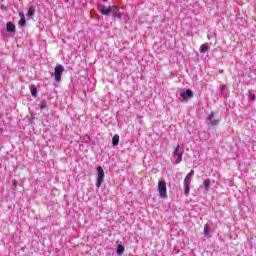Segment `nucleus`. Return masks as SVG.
Here are the masks:
<instances>
[{"mask_svg": "<svg viewBox=\"0 0 256 256\" xmlns=\"http://www.w3.org/2000/svg\"><path fill=\"white\" fill-rule=\"evenodd\" d=\"M100 13L102 15H113L114 19H121V11L117 8V6H100L99 7Z\"/></svg>", "mask_w": 256, "mask_h": 256, "instance_id": "obj_1", "label": "nucleus"}, {"mask_svg": "<svg viewBox=\"0 0 256 256\" xmlns=\"http://www.w3.org/2000/svg\"><path fill=\"white\" fill-rule=\"evenodd\" d=\"M158 193L161 199H167V182L163 178L158 181Z\"/></svg>", "mask_w": 256, "mask_h": 256, "instance_id": "obj_2", "label": "nucleus"}, {"mask_svg": "<svg viewBox=\"0 0 256 256\" xmlns=\"http://www.w3.org/2000/svg\"><path fill=\"white\" fill-rule=\"evenodd\" d=\"M195 175V171L191 170L184 179V193L185 195H189V191L191 189V179Z\"/></svg>", "mask_w": 256, "mask_h": 256, "instance_id": "obj_3", "label": "nucleus"}, {"mask_svg": "<svg viewBox=\"0 0 256 256\" xmlns=\"http://www.w3.org/2000/svg\"><path fill=\"white\" fill-rule=\"evenodd\" d=\"M173 159L175 161L176 165H179L183 161V150L181 149V146L177 145L174 149L173 153Z\"/></svg>", "mask_w": 256, "mask_h": 256, "instance_id": "obj_4", "label": "nucleus"}, {"mask_svg": "<svg viewBox=\"0 0 256 256\" xmlns=\"http://www.w3.org/2000/svg\"><path fill=\"white\" fill-rule=\"evenodd\" d=\"M103 181H105V171L103 170V167L98 166L97 167V181H96V187H101L103 185Z\"/></svg>", "mask_w": 256, "mask_h": 256, "instance_id": "obj_5", "label": "nucleus"}, {"mask_svg": "<svg viewBox=\"0 0 256 256\" xmlns=\"http://www.w3.org/2000/svg\"><path fill=\"white\" fill-rule=\"evenodd\" d=\"M64 71H65V68L62 65H58L55 67V71H54L55 81L57 82L61 81V76L63 75Z\"/></svg>", "mask_w": 256, "mask_h": 256, "instance_id": "obj_6", "label": "nucleus"}, {"mask_svg": "<svg viewBox=\"0 0 256 256\" xmlns=\"http://www.w3.org/2000/svg\"><path fill=\"white\" fill-rule=\"evenodd\" d=\"M180 97H182V99H185L187 101V99H191L193 97V91L188 89V90L182 92L180 94Z\"/></svg>", "mask_w": 256, "mask_h": 256, "instance_id": "obj_7", "label": "nucleus"}, {"mask_svg": "<svg viewBox=\"0 0 256 256\" xmlns=\"http://www.w3.org/2000/svg\"><path fill=\"white\" fill-rule=\"evenodd\" d=\"M6 30L8 33H14L15 31V24H13V22H8L6 24Z\"/></svg>", "mask_w": 256, "mask_h": 256, "instance_id": "obj_8", "label": "nucleus"}, {"mask_svg": "<svg viewBox=\"0 0 256 256\" xmlns=\"http://www.w3.org/2000/svg\"><path fill=\"white\" fill-rule=\"evenodd\" d=\"M203 187H204L205 191H209V188L211 187V180L209 178H206L203 181Z\"/></svg>", "mask_w": 256, "mask_h": 256, "instance_id": "obj_9", "label": "nucleus"}, {"mask_svg": "<svg viewBox=\"0 0 256 256\" xmlns=\"http://www.w3.org/2000/svg\"><path fill=\"white\" fill-rule=\"evenodd\" d=\"M112 145L114 147H117V145H119V135H114L112 138Z\"/></svg>", "mask_w": 256, "mask_h": 256, "instance_id": "obj_10", "label": "nucleus"}, {"mask_svg": "<svg viewBox=\"0 0 256 256\" xmlns=\"http://www.w3.org/2000/svg\"><path fill=\"white\" fill-rule=\"evenodd\" d=\"M26 15L27 17H33L35 15V7L31 6Z\"/></svg>", "mask_w": 256, "mask_h": 256, "instance_id": "obj_11", "label": "nucleus"}, {"mask_svg": "<svg viewBox=\"0 0 256 256\" xmlns=\"http://www.w3.org/2000/svg\"><path fill=\"white\" fill-rule=\"evenodd\" d=\"M208 120L210 121L211 125H218L219 121L213 119V114H210L208 117Z\"/></svg>", "mask_w": 256, "mask_h": 256, "instance_id": "obj_12", "label": "nucleus"}, {"mask_svg": "<svg viewBox=\"0 0 256 256\" xmlns=\"http://www.w3.org/2000/svg\"><path fill=\"white\" fill-rule=\"evenodd\" d=\"M124 252H125V247L123 245H118L117 246L118 255H123Z\"/></svg>", "mask_w": 256, "mask_h": 256, "instance_id": "obj_13", "label": "nucleus"}, {"mask_svg": "<svg viewBox=\"0 0 256 256\" xmlns=\"http://www.w3.org/2000/svg\"><path fill=\"white\" fill-rule=\"evenodd\" d=\"M206 51H209V46H207V44H202L200 46V53H206Z\"/></svg>", "mask_w": 256, "mask_h": 256, "instance_id": "obj_14", "label": "nucleus"}, {"mask_svg": "<svg viewBox=\"0 0 256 256\" xmlns=\"http://www.w3.org/2000/svg\"><path fill=\"white\" fill-rule=\"evenodd\" d=\"M248 98H249V101H255V94H253V91L251 90L248 91Z\"/></svg>", "mask_w": 256, "mask_h": 256, "instance_id": "obj_15", "label": "nucleus"}, {"mask_svg": "<svg viewBox=\"0 0 256 256\" xmlns=\"http://www.w3.org/2000/svg\"><path fill=\"white\" fill-rule=\"evenodd\" d=\"M39 108L41 109V111H43V109H46V108H47V102L42 101V102L39 104Z\"/></svg>", "mask_w": 256, "mask_h": 256, "instance_id": "obj_16", "label": "nucleus"}, {"mask_svg": "<svg viewBox=\"0 0 256 256\" xmlns=\"http://www.w3.org/2000/svg\"><path fill=\"white\" fill-rule=\"evenodd\" d=\"M31 93L33 97H37V88H32Z\"/></svg>", "mask_w": 256, "mask_h": 256, "instance_id": "obj_17", "label": "nucleus"}, {"mask_svg": "<svg viewBox=\"0 0 256 256\" xmlns=\"http://www.w3.org/2000/svg\"><path fill=\"white\" fill-rule=\"evenodd\" d=\"M204 235H205V236L209 235V226H208V225H206V226L204 227Z\"/></svg>", "mask_w": 256, "mask_h": 256, "instance_id": "obj_18", "label": "nucleus"}, {"mask_svg": "<svg viewBox=\"0 0 256 256\" xmlns=\"http://www.w3.org/2000/svg\"><path fill=\"white\" fill-rule=\"evenodd\" d=\"M25 23H26L25 18H21L20 22H19V25H21L23 27L25 25Z\"/></svg>", "mask_w": 256, "mask_h": 256, "instance_id": "obj_19", "label": "nucleus"}, {"mask_svg": "<svg viewBox=\"0 0 256 256\" xmlns=\"http://www.w3.org/2000/svg\"><path fill=\"white\" fill-rule=\"evenodd\" d=\"M19 17H20L21 19H25V14H24L23 12H20V13H19Z\"/></svg>", "mask_w": 256, "mask_h": 256, "instance_id": "obj_20", "label": "nucleus"}, {"mask_svg": "<svg viewBox=\"0 0 256 256\" xmlns=\"http://www.w3.org/2000/svg\"><path fill=\"white\" fill-rule=\"evenodd\" d=\"M220 91H221V92L225 91V85H223V86L220 88Z\"/></svg>", "mask_w": 256, "mask_h": 256, "instance_id": "obj_21", "label": "nucleus"}, {"mask_svg": "<svg viewBox=\"0 0 256 256\" xmlns=\"http://www.w3.org/2000/svg\"><path fill=\"white\" fill-rule=\"evenodd\" d=\"M13 185H14V187H17V181L16 180H13Z\"/></svg>", "mask_w": 256, "mask_h": 256, "instance_id": "obj_22", "label": "nucleus"}]
</instances>
